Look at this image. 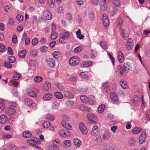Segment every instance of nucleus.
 Segmentation results:
<instances>
[{
    "instance_id": "e2e57ef3",
    "label": "nucleus",
    "mask_w": 150,
    "mask_h": 150,
    "mask_svg": "<svg viewBox=\"0 0 150 150\" xmlns=\"http://www.w3.org/2000/svg\"><path fill=\"white\" fill-rule=\"evenodd\" d=\"M30 108L33 109H35L36 108V104L33 101L32 103L29 106Z\"/></svg>"
},
{
    "instance_id": "1a4fd4ad",
    "label": "nucleus",
    "mask_w": 150,
    "mask_h": 150,
    "mask_svg": "<svg viewBox=\"0 0 150 150\" xmlns=\"http://www.w3.org/2000/svg\"><path fill=\"white\" fill-rule=\"evenodd\" d=\"M47 64L51 67H54L55 66V62L52 58H49L47 60Z\"/></svg>"
},
{
    "instance_id": "423d86ee",
    "label": "nucleus",
    "mask_w": 150,
    "mask_h": 150,
    "mask_svg": "<svg viewBox=\"0 0 150 150\" xmlns=\"http://www.w3.org/2000/svg\"><path fill=\"white\" fill-rule=\"evenodd\" d=\"M87 119L91 122V123H93V124L97 120V117L91 113H89L87 115Z\"/></svg>"
},
{
    "instance_id": "ddd939ff",
    "label": "nucleus",
    "mask_w": 150,
    "mask_h": 150,
    "mask_svg": "<svg viewBox=\"0 0 150 150\" xmlns=\"http://www.w3.org/2000/svg\"><path fill=\"white\" fill-rule=\"evenodd\" d=\"M98 131L99 129L97 126L95 125L93 127L91 133L93 136H97L98 134Z\"/></svg>"
},
{
    "instance_id": "603ef678",
    "label": "nucleus",
    "mask_w": 150,
    "mask_h": 150,
    "mask_svg": "<svg viewBox=\"0 0 150 150\" xmlns=\"http://www.w3.org/2000/svg\"><path fill=\"white\" fill-rule=\"evenodd\" d=\"M113 3L117 7H119L120 6V2L119 0H112Z\"/></svg>"
},
{
    "instance_id": "39448f33",
    "label": "nucleus",
    "mask_w": 150,
    "mask_h": 150,
    "mask_svg": "<svg viewBox=\"0 0 150 150\" xmlns=\"http://www.w3.org/2000/svg\"><path fill=\"white\" fill-rule=\"evenodd\" d=\"M79 128L83 134H86L88 133L87 128L85 125L82 123H80L79 124Z\"/></svg>"
},
{
    "instance_id": "4c0bfd02",
    "label": "nucleus",
    "mask_w": 150,
    "mask_h": 150,
    "mask_svg": "<svg viewBox=\"0 0 150 150\" xmlns=\"http://www.w3.org/2000/svg\"><path fill=\"white\" fill-rule=\"evenodd\" d=\"M48 4L52 8H54L55 6V0H48Z\"/></svg>"
},
{
    "instance_id": "79ce46f5",
    "label": "nucleus",
    "mask_w": 150,
    "mask_h": 150,
    "mask_svg": "<svg viewBox=\"0 0 150 150\" xmlns=\"http://www.w3.org/2000/svg\"><path fill=\"white\" fill-rule=\"evenodd\" d=\"M27 143L30 146H32L36 142L34 138H30L27 140Z\"/></svg>"
},
{
    "instance_id": "cd10ccee",
    "label": "nucleus",
    "mask_w": 150,
    "mask_h": 150,
    "mask_svg": "<svg viewBox=\"0 0 150 150\" xmlns=\"http://www.w3.org/2000/svg\"><path fill=\"white\" fill-rule=\"evenodd\" d=\"M136 143V138L134 137H132L129 140V144L132 146H134Z\"/></svg>"
},
{
    "instance_id": "7c9ffc66",
    "label": "nucleus",
    "mask_w": 150,
    "mask_h": 150,
    "mask_svg": "<svg viewBox=\"0 0 150 150\" xmlns=\"http://www.w3.org/2000/svg\"><path fill=\"white\" fill-rule=\"evenodd\" d=\"M33 80L35 82L39 83L41 82L43 80V79L41 77L39 76H36L34 78Z\"/></svg>"
},
{
    "instance_id": "6e6552de",
    "label": "nucleus",
    "mask_w": 150,
    "mask_h": 150,
    "mask_svg": "<svg viewBox=\"0 0 150 150\" xmlns=\"http://www.w3.org/2000/svg\"><path fill=\"white\" fill-rule=\"evenodd\" d=\"M103 21L104 25L105 26L107 27L109 24V19L108 18L107 16L105 14H103Z\"/></svg>"
},
{
    "instance_id": "774afa93",
    "label": "nucleus",
    "mask_w": 150,
    "mask_h": 150,
    "mask_svg": "<svg viewBox=\"0 0 150 150\" xmlns=\"http://www.w3.org/2000/svg\"><path fill=\"white\" fill-rule=\"evenodd\" d=\"M105 150H115V148L112 146L109 145L107 146Z\"/></svg>"
},
{
    "instance_id": "aec40b11",
    "label": "nucleus",
    "mask_w": 150,
    "mask_h": 150,
    "mask_svg": "<svg viewBox=\"0 0 150 150\" xmlns=\"http://www.w3.org/2000/svg\"><path fill=\"white\" fill-rule=\"evenodd\" d=\"M7 120V117L5 115H2L0 116V123L4 124Z\"/></svg>"
},
{
    "instance_id": "4be33fe9",
    "label": "nucleus",
    "mask_w": 150,
    "mask_h": 150,
    "mask_svg": "<svg viewBox=\"0 0 150 150\" xmlns=\"http://www.w3.org/2000/svg\"><path fill=\"white\" fill-rule=\"evenodd\" d=\"M44 89L46 91H48L51 88V84L48 82H46L44 85Z\"/></svg>"
},
{
    "instance_id": "9b49d317",
    "label": "nucleus",
    "mask_w": 150,
    "mask_h": 150,
    "mask_svg": "<svg viewBox=\"0 0 150 150\" xmlns=\"http://www.w3.org/2000/svg\"><path fill=\"white\" fill-rule=\"evenodd\" d=\"M110 98L112 101L118 102L119 101L118 98L116 93L114 92H112L110 94Z\"/></svg>"
},
{
    "instance_id": "7ed1b4c3",
    "label": "nucleus",
    "mask_w": 150,
    "mask_h": 150,
    "mask_svg": "<svg viewBox=\"0 0 150 150\" xmlns=\"http://www.w3.org/2000/svg\"><path fill=\"white\" fill-rule=\"evenodd\" d=\"M80 62L79 59L76 57H71L69 60V63L72 66H75L78 64Z\"/></svg>"
},
{
    "instance_id": "a878e982",
    "label": "nucleus",
    "mask_w": 150,
    "mask_h": 150,
    "mask_svg": "<svg viewBox=\"0 0 150 150\" xmlns=\"http://www.w3.org/2000/svg\"><path fill=\"white\" fill-rule=\"evenodd\" d=\"M103 88L104 91L106 93H108L110 91V88L108 84L106 83H104L103 86Z\"/></svg>"
},
{
    "instance_id": "de8ad7c7",
    "label": "nucleus",
    "mask_w": 150,
    "mask_h": 150,
    "mask_svg": "<svg viewBox=\"0 0 150 150\" xmlns=\"http://www.w3.org/2000/svg\"><path fill=\"white\" fill-rule=\"evenodd\" d=\"M60 54V52L57 51H54L53 54V57L56 59L59 58Z\"/></svg>"
},
{
    "instance_id": "49530a36",
    "label": "nucleus",
    "mask_w": 150,
    "mask_h": 150,
    "mask_svg": "<svg viewBox=\"0 0 150 150\" xmlns=\"http://www.w3.org/2000/svg\"><path fill=\"white\" fill-rule=\"evenodd\" d=\"M100 45L103 49H106L108 48V46L107 43L104 41H101L100 42Z\"/></svg>"
},
{
    "instance_id": "f03ea898",
    "label": "nucleus",
    "mask_w": 150,
    "mask_h": 150,
    "mask_svg": "<svg viewBox=\"0 0 150 150\" xmlns=\"http://www.w3.org/2000/svg\"><path fill=\"white\" fill-rule=\"evenodd\" d=\"M13 80L10 82L11 84L15 87H17L18 83L19 74L17 73H16L13 76Z\"/></svg>"
},
{
    "instance_id": "a19ab883",
    "label": "nucleus",
    "mask_w": 150,
    "mask_h": 150,
    "mask_svg": "<svg viewBox=\"0 0 150 150\" xmlns=\"http://www.w3.org/2000/svg\"><path fill=\"white\" fill-rule=\"evenodd\" d=\"M123 68L120 65H119L117 67V72L118 74H120L121 76H122L123 74Z\"/></svg>"
},
{
    "instance_id": "680f3d73",
    "label": "nucleus",
    "mask_w": 150,
    "mask_h": 150,
    "mask_svg": "<svg viewBox=\"0 0 150 150\" xmlns=\"http://www.w3.org/2000/svg\"><path fill=\"white\" fill-rule=\"evenodd\" d=\"M140 98L138 96H136L134 98L133 100V102L135 103H137L138 101H139Z\"/></svg>"
},
{
    "instance_id": "f704fd0d",
    "label": "nucleus",
    "mask_w": 150,
    "mask_h": 150,
    "mask_svg": "<svg viewBox=\"0 0 150 150\" xmlns=\"http://www.w3.org/2000/svg\"><path fill=\"white\" fill-rule=\"evenodd\" d=\"M58 36V34L57 32H52L51 35V38L52 40H55Z\"/></svg>"
},
{
    "instance_id": "5701e85b",
    "label": "nucleus",
    "mask_w": 150,
    "mask_h": 150,
    "mask_svg": "<svg viewBox=\"0 0 150 150\" xmlns=\"http://www.w3.org/2000/svg\"><path fill=\"white\" fill-rule=\"evenodd\" d=\"M64 94L65 96L69 99H71L74 98L73 94L69 91H65Z\"/></svg>"
},
{
    "instance_id": "0e129e2a",
    "label": "nucleus",
    "mask_w": 150,
    "mask_h": 150,
    "mask_svg": "<svg viewBox=\"0 0 150 150\" xmlns=\"http://www.w3.org/2000/svg\"><path fill=\"white\" fill-rule=\"evenodd\" d=\"M49 150H59V148L57 146H55L53 145L52 146H50L49 147Z\"/></svg>"
},
{
    "instance_id": "58836bf2",
    "label": "nucleus",
    "mask_w": 150,
    "mask_h": 150,
    "mask_svg": "<svg viewBox=\"0 0 150 150\" xmlns=\"http://www.w3.org/2000/svg\"><path fill=\"white\" fill-rule=\"evenodd\" d=\"M76 35L77 36V38H79L80 40H81L83 38H84V36L82 34H81V30L79 29V30L76 32Z\"/></svg>"
},
{
    "instance_id": "2f4dec72",
    "label": "nucleus",
    "mask_w": 150,
    "mask_h": 150,
    "mask_svg": "<svg viewBox=\"0 0 150 150\" xmlns=\"http://www.w3.org/2000/svg\"><path fill=\"white\" fill-rule=\"evenodd\" d=\"M120 85L122 88L124 89H126L128 88V86L126 83L122 80H121L120 82Z\"/></svg>"
},
{
    "instance_id": "f257e3e1",
    "label": "nucleus",
    "mask_w": 150,
    "mask_h": 150,
    "mask_svg": "<svg viewBox=\"0 0 150 150\" xmlns=\"http://www.w3.org/2000/svg\"><path fill=\"white\" fill-rule=\"evenodd\" d=\"M69 36V33L67 32L62 33L61 35V37L59 40V42L62 43H66V40L68 39Z\"/></svg>"
},
{
    "instance_id": "dca6fc26",
    "label": "nucleus",
    "mask_w": 150,
    "mask_h": 150,
    "mask_svg": "<svg viewBox=\"0 0 150 150\" xmlns=\"http://www.w3.org/2000/svg\"><path fill=\"white\" fill-rule=\"evenodd\" d=\"M118 59L121 62L123 63L124 61L123 53L121 51H119L118 54Z\"/></svg>"
},
{
    "instance_id": "09e8293b",
    "label": "nucleus",
    "mask_w": 150,
    "mask_h": 150,
    "mask_svg": "<svg viewBox=\"0 0 150 150\" xmlns=\"http://www.w3.org/2000/svg\"><path fill=\"white\" fill-rule=\"evenodd\" d=\"M16 60L15 57L13 56H11L8 58V60L9 62L11 63H13Z\"/></svg>"
},
{
    "instance_id": "8fccbe9b",
    "label": "nucleus",
    "mask_w": 150,
    "mask_h": 150,
    "mask_svg": "<svg viewBox=\"0 0 150 150\" xmlns=\"http://www.w3.org/2000/svg\"><path fill=\"white\" fill-rule=\"evenodd\" d=\"M9 147L10 150H18L17 147L14 144H10L9 145Z\"/></svg>"
},
{
    "instance_id": "a18cd8bd",
    "label": "nucleus",
    "mask_w": 150,
    "mask_h": 150,
    "mask_svg": "<svg viewBox=\"0 0 150 150\" xmlns=\"http://www.w3.org/2000/svg\"><path fill=\"white\" fill-rule=\"evenodd\" d=\"M51 126L50 122L49 121L44 122L42 124V126L45 128H47Z\"/></svg>"
},
{
    "instance_id": "20e7f679",
    "label": "nucleus",
    "mask_w": 150,
    "mask_h": 150,
    "mask_svg": "<svg viewBox=\"0 0 150 150\" xmlns=\"http://www.w3.org/2000/svg\"><path fill=\"white\" fill-rule=\"evenodd\" d=\"M120 32L122 37L125 39H126L129 36V30L128 29L123 30L122 28H120Z\"/></svg>"
},
{
    "instance_id": "c756f323",
    "label": "nucleus",
    "mask_w": 150,
    "mask_h": 150,
    "mask_svg": "<svg viewBox=\"0 0 150 150\" xmlns=\"http://www.w3.org/2000/svg\"><path fill=\"white\" fill-rule=\"evenodd\" d=\"M74 145L77 147H79L81 144V141L78 139H75L74 140Z\"/></svg>"
},
{
    "instance_id": "412c9836",
    "label": "nucleus",
    "mask_w": 150,
    "mask_h": 150,
    "mask_svg": "<svg viewBox=\"0 0 150 150\" xmlns=\"http://www.w3.org/2000/svg\"><path fill=\"white\" fill-rule=\"evenodd\" d=\"M96 141L97 143H101L103 142L105 140L102 134H101L98 136L96 138Z\"/></svg>"
},
{
    "instance_id": "5fc2aeb1",
    "label": "nucleus",
    "mask_w": 150,
    "mask_h": 150,
    "mask_svg": "<svg viewBox=\"0 0 150 150\" xmlns=\"http://www.w3.org/2000/svg\"><path fill=\"white\" fill-rule=\"evenodd\" d=\"M66 104L67 106L69 107L72 106L74 105V102L72 101H68L66 102Z\"/></svg>"
},
{
    "instance_id": "69168bd1",
    "label": "nucleus",
    "mask_w": 150,
    "mask_h": 150,
    "mask_svg": "<svg viewBox=\"0 0 150 150\" xmlns=\"http://www.w3.org/2000/svg\"><path fill=\"white\" fill-rule=\"evenodd\" d=\"M91 55L92 58H94L97 56V52L93 50L91 53Z\"/></svg>"
},
{
    "instance_id": "0eeeda50",
    "label": "nucleus",
    "mask_w": 150,
    "mask_h": 150,
    "mask_svg": "<svg viewBox=\"0 0 150 150\" xmlns=\"http://www.w3.org/2000/svg\"><path fill=\"white\" fill-rule=\"evenodd\" d=\"M43 16L47 20H50L52 18L51 13L47 10H45L43 11Z\"/></svg>"
},
{
    "instance_id": "b1692460",
    "label": "nucleus",
    "mask_w": 150,
    "mask_h": 150,
    "mask_svg": "<svg viewBox=\"0 0 150 150\" xmlns=\"http://www.w3.org/2000/svg\"><path fill=\"white\" fill-rule=\"evenodd\" d=\"M23 137L25 138H28L32 136L31 133L29 131L24 132L23 134Z\"/></svg>"
},
{
    "instance_id": "c03bdc74",
    "label": "nucleus",
    "mask_w": 150,
    "mask_h": 150,
    "mask_svg": "<svg viewBox=\"0 0 150 150\" xmlns=\"http://www.w3.org/2000/svg\"><path fill=\"white\" fill-rule=\"evenodd\" d=\"M40 51L42 53L46 52L48 50V47L45 46H43L41 47L40 49Z\"/></svg>"
},
{
    "instance_id": "4d7b16f0",
    "label": "nucleus",
    "mask_w": 150,
    "mask_h": 150,
    "mask_svg": "<svg viewBox=\"0 0 150 150\" xmlns=\"http://www.w3.org/2000/svg\"><path fill=\"white\" fill-rule=\"evenodd\" d=\"M30 55L31 56H33L34 57L36 56L37 55V51L35 50H31L30 52Z\"/></svg>"
},
{
    "instance_id": "c9c22d12",
    "label": "nucleus",
    "mask_w": 150,
    "mask_h": 150,
    "mask_svg": "<svg viewBox=\"0 0 150 150\" xmlns=\"http://www.w3.org/2000/svg\"><path fill=\"white\" fill-rule=\"evenodd\" d=\"M52 96L51 94L47 93L43 97V99L44 100H50L51 98H52Z\"/></svg>"
},
{
    "instance_id": "c85d7f7f",
    "label": "nucleus",
    "mask_w": 150,
    "mask_h": 150,
    "mask_svg": "<svg viewBox=\"0 0 150 150\" xmlns=\"http://www.w3.org/2000/svg\"><path fill=\"white\" fill-rule=\"evenodd\" d=\"M91 64V62L85 61L81 63V66L82 67H89Z\"/></svg>"
},
{
    "instance_id": "864d4df0",
    "label": "nucleus",
    "mask_w": 150,
    "mask_h": 150,
    "mask_svg": "<svg viewBox=\"0 0 150 150\" xmlns=\"http://www.w3.org/2000/svg\"><path fill=\"white\" fill-rule=\"evenodd\" d=\"M124 69L125 71H128L129 70V66L128 63H125L124 65Z\"/></svg>"
},
{
    "instance_id": "e433bc0d",
    "label": "nucleus",
    "mask_w": 150,
    "mask_h": 150,
    "mask_svg": "<svg viewBox=\"0 0 150 150\" xmlns=\"http://www.w3.org/2000/svg\"><path fill=\"white\" fill-rule=\"evenodd\" d=\"M105 108V105H102L100 106L98 108V112L100 113H102Z\"/></svg>"
},
{
    "instance_id": "9d476101",
    "label": "nucleus",
    "mask_w": 150,
    "mask_h": 150,
    "mask_svg": "<svg viewBox=\"0 0 150 150\" xmlns=\"http://www.w3.org/2000/svg\"><path fill=\"white\" fill-rule=\"evenodd\" d=\"M146 137L145 133L143 132L141 133L139 136V141L140 144H142L145 141Z\"/></svg>"
},
{
    "instance_id": "13d9d810",
    "label": "nucleus",
    "mask_w": 150,
    "mask_h": 150,
    "mask_svg": "<svg viewBox=\"0 0 150 150\" xmlns=\"http://www.w3.org/2000/svg\"><path fill=\"white\" fill-rule=\"evenodd\" d=\"M88 17L90 20L93 21L94 19L95 16L94 13L92 12H90L89 13Z\"/></svg>"
},
{
    "instance_id": "72a5a7b5",
    "label": "nucleus",
    "mask_w": 150,
    "mask_h": 150,
    "mask_svg": "<svg viewBox=\"0 0 150 150\" xmlns=\"http://www.w3.org/2000/svg\"><path fill=\"white\" fill-rule=\"evenodd\" d=\"M54 96L55 97L58 99H62L63 97L62 94L59 92H55L54 93Z\"/></svg>"
},
{
    "instance_id": "473e14b6",
    "label": "nucleus",
    "mask_w": 150,
    "mask_h": 150,
    "mask_svg": "<svg viewBox=\"0 0 150 150\" xmlns=\"http://www.w3.org/2000/svg\"><path fill=\"white\" fill-rule=\"evenodd\" d=\"M63 146L65 147H68L71 145V142L69 140H66L63 142Z\"/></svg>"
},
{
    "instance_id": "2eb2a0df",
    "label": "nucleus",
    "mask_w": 150,
    "mask_h": 150,
    "mask_svg": "<svg viewBox=\"0 0 150 150\" xmlns=\"http://www.w3.org/2000/svg\"><path fill=\"white\" fill-rule=\"evenodd\" d=\"M59 134L60 136L64 137H66L69 135V132L66 130H61L59 131Z\"/></svg>"
},
{
    "instance_id": "338daca9",
    "label": "nucleus",
    "mask_w": 150,
    "mask_h": 150,
    "mask_svg": "<svg viewBox=\"0 0 150 150\" xmlns=\"http://www.w3.org/2000/svg\"><path fill=\"white\" fill-rule=\"evenodd\" d=\"M31 42L33 45H36L38 43V40L37 38H34L32 40Z\"/></svg>"
},
{
    "instance_id": "f3484780",
    "label": "nucleus",
    "mask_w": 150,
    "mask_h": 150,
    "mask_svg": "<svg viewBox=\"0 0 150 150\" xmlns=\"http://www.w3.org/2000/svg\"><path fill=\"white\" fill-rule=\"evenodd\" d=\"M62 126L65 128L68 129H71V125L64 121H62Z\"/></svg>"
},
{
    "instance_id": "37998d69",
    "label": "nucleus",
    "mask_w": 150,
    "mask_h": 150,
    "mask_svg": "<svg viewBox=\"0 0 150 150\" xmlns=\"http://www.w3.org/2000/svg\"><path fill=\"white\" fill-rule=\"evenodd\" d=\"M26 54V51L25 50H22L19 52V57L23 58L24 57Z\"/></svg>"
},
{
    "instance_id": "f8f14e48",
    "label": "nucleus",
    "mask_w": 150,
    "mask_h": 150,
    "mask_svg": "<svg viewBox=\"0 0 150 150\" xmlns=\"http://www.w3.org/2000/svg\"><path fill=\"white\" fill-rule=\"evenodd\" d=\"M6 114L9 116L14 114L16 112V110L13 108H8L6 109Z\"/></svg>"
},
{
    "instance_id": "3c124183",
    "label": "nucleus",
    "mask_w": 150,
    "mask_h": 150,
    "mask_svg": "<svg viewBox=\"0 0 150 150\" xmlns=\"http://www.w3.org/2000/svg\"><path fill=\"white\" fill-rule=\"evenodd\" d=\"M10 62H5L4 63V66L7 68H11L12 67V65Z\"/></svg>"
},
{
    "instance_id": "393cba45",
    "label": "nucleus",
    "mask_w": 150,
    "mask_h": 150,
    "mask_svg": "<svg viewBox=\"0 0 150 150\" xmlns=\"http://www.w3.org/2000/svg\"><path fill=\"white\" fill-rule=\"evenodd\" d=\"M142 130L141 128L139 127H135L132 129V132L133 133L137 134L140 133Z\"/></svg>"
},
{
    "instance_id": "052dcab7",
    "label": "nucleus",
    "mask_w": 150,
    "mask_h": 150,
    "mask_svg": "<svg viewBox=\"0 0 150 150\" xmlns=\"http://www.w3.org/2000/svg\"><path fill=\"white\" fill-rule=\"evenodd\" d=\"M5 106L3 103H0V112H2L4 110Z\"/></svg>"
},
{
    "instance_id": "4468645a",
    "label": "nucleus",
    "mask_w": 150,
    "mask_h": 150,
    "mask_svg": "<svg viewBox=\"0 0 150 150\" xmlns=\"http://www.w3.org/2000/svg\"><path fill=\"white\" fill-rule=\"evenodd\" d=\"M105 140H108L110 137L111 133L108 131H106L104 133L102 134Z\"/></svg>"
},
{
    "instance_id": "bb28decb",
    "label": "nucleus",
    "mask_w": 150,
    "mask_h": 150,
    "mask_svg": "<svg viewBox=\"0 0 150 150\" xmlns=\"http://www.w3.org/2000/svg\"><path fill=\"white\" fill-rule=\"evenodd\" d=\"M33 101L30 99L25 98L24 100V103L27 105L29 106L32 103Z\"/></svg>"
},
{
    "instance_id": "6ab92c4d",
    "label": "nucleus",
    "mask_w": 150,
    "mask_h": 150,
    "mask_svg": "<svg viewBox=\"0 0 150 150\" xmlns=\"http://www.w3.org/2000/svg\"><path fill=\"white\" fill-rule=\"evenodd\" d=\"M26 93L28 95L31 97H36L37 96L36 93L31 90L27 89L26 90Z\"/></svg>"
},
{
    "instance_id": "a211bd4d",
    "label": "nucleus",
    "mask_w": 150,
    "mask_h": 150,
    "mask_svg": "<svg viewBox=\"0 0 150 150\" xmlns=\"http://www.w3.org/2000/svg\"><path fill=\"white\" fill-rule=\"evenodd\" d=\"M80 99L81 100L83 103H87L89 100L88 97L85 95H82L80 96Z\"/></svg>"
},
{
    "instance_id": "6e6d98bb",
    "label": "nucleus",
    "mask_w": 150,
    "mask_h": 150,
    "mask_svg": "<svg viewBox=\"0 0 150 150\" xmlns=\"http://www.w3.org/2000/svg\"><path fill=\"white\" fill-rule=\"evenodd\" d=\"M85 1V0H76V3L79 6L83 5Z\"/></svg>"
},
{
    "instance_id": "bf43d9fd",
    "label": "nucleus",
    "mask_w": 150,
    "mask_h": 150,
    "mask_svg": "<svg viewBox=\"0 0 150 150\" xmlns=\"http://www.w3.org/2000/svg\"><path fill=\"white\" fill-rule=\"evenodd\" d=\"M47 117L48 120L53 121L54 119V117L53 115L50 114H48L47 116Z\"/></svg>"
},
{
    "instance_id": "ea45409f",
    "label": "nucleus",
    "mask_w": 150,
    "mask_h": 150,
    "mask_svg": "<svg viewBox=\"0 0 150 150\" xmlns=\"http://www.w3.org/2000/svg\"><path fill=\"white\" fill-rule=\"evenodd\" d=\"M79 75L83 79H88L89 77L88 76L85 72H81L80 73Z\"/></svg>"
}]
</instances>
